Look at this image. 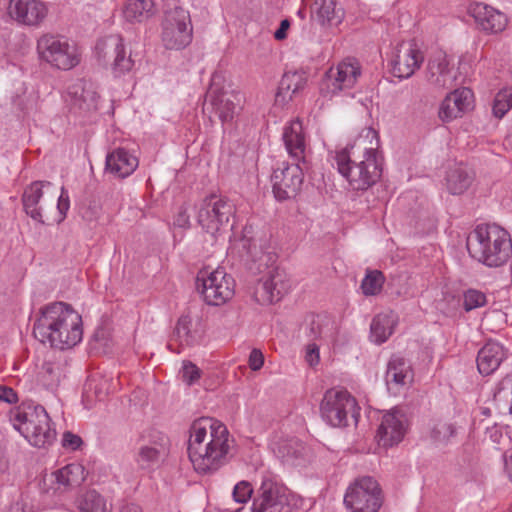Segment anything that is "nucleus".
Here are the masks:
<instances>
[{
    "label": "nucleus",
    "mask_w": 512,
    "mask_h": 512,
    "mask_svg": "<svg viewBox=\"0 0 512 512\" xmlns=\"http://www.w3.org/2000/svg\"><path fill=\"white\" fill-rule=\"evenodd\" d=\"M189 434L188 456L198 474H212L228 462L234 440L226 425L200 418L192 423Z\"/></svg>",
    "instance_id": "obj_1"
},
{
    "label": "nucleus",
    "mask_w": 512,
    "mask_h": 512,
    "mask_svg": "<svg viewBox=\"0 0 512 512\" xmlns=\"http://www.w3.org/2000/svg\"><path fill=\"white\" fill-rule=\"evenodd\" d=\"M378 148V132L373 128H364L352 144L337 152L335 159L338 170L353 189L365 190L380 178Z\"/></svg>",
    "instance_id": "obj_2"
},
{
    "label": "nucleus",
    "mask_w": 512,
    "mask_h": 512,
    "mask_svg": "<svg viewBox=\"0 0 512 512\" xmlns=\"http://www.w3.org/2000/svg\"><path fill=\"white\" fill-rule=\"evenodd\" d=\"M33 335L53 348L70 349L83 338L82 317L70 304L49 303L39 309L33 324Z\"/></svg>",
    "instance_id": "obj_3"
},
{
    "label": "nucleus",
    "mask_w": 512,
    "mask_h": 512,
    "mask_svg": "<svg viewBox=\"0 0 512 512\" xmlns=\"http://www.w3.org/2000/svg\"><path fill=\"white\" fill-rule=\"evenodd\" d=\"M470 256L489 266L498 267L508 261L512 254L509 233L497 225H479L467 239Z\"/></svg>",
    "instance_id": "obj_4"
},
{
    "label": "nucleus",
    "mask_w": 512,
    "mask_h": 512,
    "mask_svg": "<svg viewBox=\"0 0 512 512\" xmlns=\"http://www.w3.org/2000/svg\"><path fill=\"white\" fill-rule=\"evenodd\" d=\"M13 427L32 445L38 448L51 445L56 439V430L46 409L33 403L22 404L9 413Z\"/></svg>",
    "instance_id": "obj_5"
},
{
    "label": "nucleus",
    "mask_w": 512,
    "mask_h": 512,
    "mask_svg": "<svg viewBox=\"0 0 512 512\" xmlns=\"http://www.w3.org/2000/svg\"><path fill=\"white\" fill-rule=\"evenodd\" d=\"M196 291L204 302L211 306H220L232 299L235 293V281L223 268H202L195 279Z\"/></svg>",
    "instance_id": "obj_6"
},
{
    "label": "nucleus",
    "mask_w": 512,
    "mask_h": 512,
    "mask_svg": "<svg viewBox=\"0 0 512 512\" xmlns=\"http://www.w3.org/2000/svg\"><path fill=\"white\" fill-rule=\"evenodd\" d=\"M384 502L379 483L370 476L355 479L347 487L343 504L348 512H378Z\"/></svg>",
    "instance_id": "obj_7"
},
{
    "label": "nucleus",
    "mask_w": 512,
    "mask_h": 512,
    "mask_svg": "<svg viewBox=\"0 0 512 512\" xmlns=\"http://www.w3.org/2000/svg\"><path fill=\"white\" fill-rule=\"evenodd\" d=\"M358 411L356 399L344 389L327 390L320 404L322 418L333 427L346 426L348 418L355 417Z\"/></svg>",
    "instance_id": "obj_8"
},
{
    "label": "nucleus",
    "mask_w": 512,
    "mask_h": 512,
    "mask_svg": "<svg viewBox=\"0 0 512 512\" xmlns=\"http://www.w3.org/2000/svg\"><path fill=\"white\" fill-rule=\"evenodd\" d=\"M37 52L40 60L47 64H80L82 61L81 48L62 35L43 34L37 40Z\"/></svg>",
    "instance_id": "obj_9"
},
{
    "label": "nucleus",
    "mask_w": 512,
    "mask_h": 512,
    "mask_svg": "<svg viewBox=\"0 0 512 512\" xmlns=\"http://www.w3.org/2000/svg\"><path fill=\"white\" fill-rule=\"evenodd\" d=\"M193 27L190 14L181 7L165 13L162 22V42L170 50H180L192 41Z\"/></svg>",
    "instance_id": "obj_10"
},
{
    "label": "nucleus",
    "mask_w": 512,
    "mask_h": 512,
    "mask_svg": "<svg viewBox=\"0 0 512 512\" xmlns=\"http://www.w3.org/2000/svg\"><path fill=\"white\" fill-rule=\"evenodd\" d=\"M234 213V205L225 197L210 195L200 204L197 221L209 234L215 236L224 231Z\"/></svg>",
    "instance_id": "obj_11"
},
{
    "label": "nucleus",
    "mask_w": 512,
    "mask_h": 512,
    "mask_svg": "<svg viewBox=\"0 0 512 512\" xmlns=\"http://www.w3.org/2000/svg\"><path fill=\"white\" fill-rule=\"evenodd\" d=\"M288 489L276 477L265 476L253 499L251 512H288Z\"/></svg>",
    "instance_id": "obj_12"
},
{
    "label": "nucleus",
    "mask_w": 512,
    "mask_h": 512,
    "mask_svg": "<svg viewBox=\"0 0 512 512\" xmlns=\"http://www.w3.org/2000/svg\"><path fill=\"white\" fill-rule=\"evenodd\" d=\"M305 137L302 123L298 120L290 122V175L293 191H299L304 179Z\"/></svg>",
    "instance_id": "obj_13"
},
{
    "label": "nucleus",
    "mask_w": 512,
    "mask_h": 512,
    "mask_svg": "<svg viewBox=\"0 0 512 512\" xmlns=\"http://www.w3.org/2000/svg\"><path fill=\"white\" fill-rule=\"evenodd\" d=\"M45 194L49 196V204L52 205L56 198V190L53 184L48 181H35L26 187L22 196L26 214L41 224H45L43 214L46 202Z\"/></svg>",
    "instance_id": "obj_14"
},
{
    "label": "nucleus",
    "mask_w": 512,
    "mask_h": 512,
    "mask_svg": "<svg viewBox=\"0 0 512 512\" xmlns=\"http://www.w3.org/2000/svg\"><path fill=\"white\" fill-rule=\"evenodd\" d=\"M468 14L474 19L478 28L486 34L503 32L508 24V16L485 3H472L468 7Z\"/></svg>",
    "instance_id": "obj_15"
},
{
    "label": "nucleus",
    "mask_w": 512,
    "mask_h": 512,
    "mask_svg": "<svg viewBox=\"0 0 512 512\" xmlns=\"http://www.w3.org/2000/svg\"><path fill=\"white\" fill-rule=\"evenodd\" d=\"M7 13L19 24L39 26L48 15V7L42 0H10Z\"/></svg>",
    "instance_id": "obj_16"
},
{
    "label": "nucleus",
    "mask_w": 512,
    "mask_h": 512,
    "mask_svg": "<svg viewBox=\"0 0 512 512\" xmlns=\"http://www.w3.org/2000/svg\"><path fill=\"white\" fill-rule=\"evenodd\" d=\"M359 66H330L321 82V93L333 96L339 91L354 85L360 74Z\"/></svg>",
    "instance_id": "obj_17"
},
{
    "label": "nucleus",
    "mask_w": 512,
    "mask_h": 512,
    "mask_svg": "<svg viewBox=\"0 0 512 512\" xmlns=\"http://www.w3.org/2000/svg\"><path fill=\"white\" fill-rule=\"evenodd\" d=\"M405 432L403 414L398 410H391L382 416L376 438L380 446L392 447L403 440Z\"/></svg>",
    "instance_id": "obj_18"
},
{
    "label": "nucleus",
    "mask_w": 512,
    "mask_h": 512,
    "mask_svg": "<svg viewBox=\"0 0 512 512\" xmlns=\"http://www.w3.org/2000/svg\"><path fill=\"white\" fill-rule=\"evenodd\" d=\"M97 60L106 64H121L126 60V51L122 42V38L118 35L109 36L99 40L95 47ZM127 60L130 64L140 62L141 59L137 55L129 53Z\"/></svg>",
    "instance_id": "obj_19"
},
{
    "label": "nucleus",
    "mask_w": 512,
    "mask_h": 512,
    "mask_svg": "<svg viewBox=\"0 0 512 512\" xmlns=\"http://www.w3.org/2000/svg\"><path fill=\"white\" fill-rule=\"evenodd\" d=\"M473 93L468 88L456 89L443 100L439 116L443 121H451L461 117L471 108Z\"/></svg>",
    "instance_id": "obj_20"
},
{
    "label": "nucleus",
    "mask_w": 512,
    "mask_h": 512,
    "mask_svg": "<svg viewBox=\"0 0 512 512\" xmlns=\"http://www.w3.org/2000/svg\"><path fill=\"white\" fill-rule=\"evenodd\" d=\"M507 358L506 348L497 341H487L478 351L476 363L479 373L483 376L493 374Z\"/></svg>",
    "instance_id": "obj_21"
},
{
    "label": "nucleus",
    "mask_w": 512,
    "mask_h": 512,
    "mask_svg": "<svg viewBox=\"0 0 512 512\" xmlns=\"http://www.w3.org/2000/svg\"><path fill=\"white\" fill-rule=\"evenodd\" d=\"M138 165V158L125 148L114 149L106 156L105 169L117 178L130 176Z\"/></svg>",
    "instance_id": "obj_22"
},
{
    "label": "nucleus",
    "mask_w": 512,
    "mask_h": 512,
    "mask_svg": "<svg viewBox=\"0 0 512 512\" xmlns=\"http://www.w3.org/2000/svg\"><path fill=\"white\" fill-rule=\"evenodd\" d=\"M413 370L408 361L399 356H393L387 366L386 384L390 389L399 390L413 381Z\"/></svg>",
    "instance_id": "obj_23"
},
{
    "label": "nucleus",
    "mask_w": 512,
    "mask_h": 512,
    "mask_svg": "<svg viewBox=\"0 0 512 512\" xmlns=\"http://www.w3.org/2000/svg\"><path fill=\"white\" fill-rule=\"evenodd\" d=\"M401 51L404 56L401 60L410 64H422L427 61L428 64H441L446 61V55L441 50H431L428 52L424 46L416 41H410L401 46Z\"/></svg>",
    "instance_id": "obj_24"
},
{
    "label": "nucleus",
    "mask_w": 512,
    "mask_h": 512,
    "mask_svg": "<svg viewBox=\"0 0 512 512\" xmlns=\"http://www.w3.org/2000/svg\"><path fill=\"white\" fill-rule=\"evenodd\" d=\"M398 324V315L393 311L377 314L370 325V338L376 344L386 342Z\"/></svg>",
    "instance_id": "obj_25"
},
{
    "label": "nucleus",
    "mask_w": 512,
    "mask_h": 512,
    "mask_svg": "<svg viewBox=\"0 0 512 512\" xmlns=\"http://www.w3.org/2000/svg\"><path fill=\"white\" fill-rule=\"evenodd\" d=\"M311 14L321 25L329 26L340 24L344 18V11L336 6L335 0H314Z\"/></svg>",
    "instance_id": "obj_26"
},
{
    "label": "nucleus",
    "mask_w": 512,
    "mask_h": 512,
    "mask_svg": "<svg viewBox=\"0 0 512 512\" xmlns=\"http://www.w3.org/2000/svg\"><path fill=\"white\" fill-rule=\"evenodd\" d=\"M472 172L464 165H456L446 172L445 184L447 190L453 195L464 193L473 182Z\"/></svg>",
    "instance_id": "obj_27"
},
{
    "label": "nucleus",
    "mask_w": 512,
    "mask_h": 512,
    "mask_svg": "<svg viewBox=\"0 0 512 512\" xmlns=\"http://www.w3.org/2000/svg\"><path fill=\"white\" fill-rule=\"evenodd\" d=\"M203 110L215 112L222 123L229 122L234 117L235 104L223 94H206Z\"/></svg>",
    "instance_id": "obj_28"
},
{
    "label": "nucleus",
    "mask_w": 512,
    "mask_h": 512,
    "mask_svg": "<svg viewBox=\"0 0 512 512\" xmlns=\"http://www.w3.org/2000/svg\"><path fill=\"white\" fill-rule=\"evenodd\" d=\"M460 67L461 66H429L427 76L435 85L450 87L464 83V80L458 78Z\"/></svg>",
    "instance_id": "obj_29"
},
{
    "label": "nucleus",
    "mask_w": 512,
    "mask_h": 512,
    "mask_svg": "<svg viewBox=\"0 0 512 512\" xmlns=\"http://www.w3.org/2000/svg\"><path fill=\"white\" fill-rule=\"evenodd\" d=\"M64 377V363L57 359L44 361L39 372V381L47 389H55Z\"/></svg>",
    "instance_id": "obj_30"
},
{
    "label": "nucleus",
    "mask_w": 512,
    "mask_h": 512,
    "mask_svg": "<svg viewBox=\"0 0 512 512\" xmlns=\"http://www.w3.org/2000/svg\"><path fill=\"white\" fill-rule=\"evenodd\" d=\"M458 429L454 422L440 419L433 424L429 437L435 446H446L454 441Z\"/></svg>",
    "instance_id": "obj_31"
},
{
    "label": "nucleus",
    "mask_w": 512,
    "mask_h": 512,
    "mask_svg": "<svg viewBox=\"0 0 512 512\" xmlns=\"http://www.w3.org/2000/svg\"><path fill=\"white\" fill-rule=\"evenodd\" d=\"M56 482L64 487H76L86 479V471L82 464L71 463L55 472Z\"/></svg>",
    "instance_id": "obj_32"
},
{
    "label": "nucleus",
    "mask_w": 512,
    "mask_h": 512,
    "mask_svg": "<svg viewBox=\"0 0 512 512\" xmlns=\"http://www.w3.org/2000/svg\"><path fill=\"white\" fill-rule=\"evenodd\" d=\"M152 0H128L123 10L129 22H143L153 15Z\"/></svg>",
    "instance_id": "obj_33"
},
{
    "label": "nucleus",
    "mask_w": 512,
    "mask_h": 512,
    "mask_svg": "<svg viewBox=\"0 0 512 512\" xmlns=\"http://www.w3.org/2000/svg\"><path fill=\"white\" fill-rule=\"evenodd\" d=\"M81 512H111L107 501L95 490H89L78 501Z\"/></svg>",
    "instance_id": "obj_34"
},
{
    "label": "nucleus",
    "mask_w": 512,
    "mask_h": 512,
    "mask_svg": "<svg viewBox=\"0 0 512 512\" xmlns=\"http://www.w3.org/2000/svg\"><path fill=\"white\" fill-rule=\"evenodd\" d=\"M160 449H154L145 444H141L135 455V461L141 468H150L157 464L165 454L159 452Z\"/></svg>",
    "instance_id": "obj_35"
},
{
    "label": "nucleus",
    "mask_w": 512,
    "mask_h": 512,
    "mask_svg": "<svg viewBox=\"0 0 512 512\" xmlns=\"http://www.w3.org/2000/svg\"><path fill=\"white\" fill-rule=\"evenodd\" d=\"M255 294L257 300L262 303H273L279 301L283 296L281 291L276 288V283L273 279L259 283Z\"/></svg>",
    "instance_id": "obj_36"
},
{
    "label": "nucleus",
    "mask_w": 512,
    "mask_h": 512,
    "mask_svg": "<svg viewBox=\"0 0 512 512\" xmlns=\"http://www.w3.org/2000/svg\"><path fill=\"white\" fill-rule=\"evenodd\" d=\"M286 170H288V166H285L283 169L274 170L271 175L272 192L277 201H285L288 198V183L285 177Z\"/></svg>",
    "instance_id": "obj_37"
},
{
    "label": "nucleus",
    "mask_w": 512,
    "mask_h": 512,
    "mask_svg": "<svg viewBox=\"0 0 512 512\" xmlns=\"http://www.w3.org/2000/svg\"><path fill=\"white\" fill-rule=\"evenodd\" d=\"M510 109H512V88L500 90L493 101V114L497 118H502Z\"/></svg>",
    "instance_id": "obj_38"
},
{
    "label": "nucleus",
    "mask_w": 512,
    "mask_h": 512,
    "mask_svg": "<svg viewBox=\"0 0 512 512\" xmlns=\"http://www.w3.org/2000/svg\"><path fill=\"white\" fill-rule=\"evenodd\" d=\"M142 443L154 449H160L159 452L167 455L170 448L168 436L160 431L151 430L147 435L142 436Z\"/></svg>",
    "instance_id": "obj_39"
},
{
    "label": "nucleus",
    "mask_w": 512,
    "mask_h": 512,
    "mask_svg": "<svg viewBox=\"0 0 512 512\" xmlns=\"http://www.w3.org/2000/svg\"><path fill=\"white\" fill-rule=\"evenodd\" d=\"M384 284V275L377 270L370 271L366 274L361 283V289L367 296L378 294Z\"/></svg>",
    "instance_id": "obj_40"
},
{
    "label": "nucleus",
    "mask_w": 512,
    "mask_h": 512,
    "mask_svg": "<svg viewBox=\"0 0 512 512\" xmlns=\"http://www.w3.org/2000/svg\"><path fill=\"white\" fill-rule=\"evenodd\" d=\"M192 319L189 315H182L175 326L174 333L180 340L181 344L191 345L193 342V336L191 334Z\"/></svg>",
    "instance_id": "obj_41"
},
{
    "label": "nucleus",
    "mask_w": 512,
    "mask_h": 512,
    "mask_svg": "<svg viewBox=\"0 0 512 512\" xmlns=\"http://www.w3.org/2000/svg\"><path fill=\"white\" fill-rule=\"evenodd\" d=\"M415 66H388L385 77L388 81L396 83L411 77L415 73Z\"/></svg>",
    "instance_id": "obj_42"
},
{
    "label": "nucleus",
    "mask_w": 512,
    "mask_h": 512,
    "mask_svg": "<svg viewBox=\"0 0 512 512\" xmlns=\"http://www.w3.org/2000/svg\"><path fill=\"white\" fill-rule=\"evenodd\" d=\"M106 397V393L102 389H98L97 385L89 383L85 388L82 396V402L87 409H91L96 401H103Z\"/></svg>",
    "instance_id": "obj_43"
},
{
    "label": "nucleus",
    "mask_w": 512,
    "mask_h": 512,
    "mask_svg": "<svg viewBox=\"0 0 512 512\" xmlns=\"http://www.w3.org/2000/svg\"><path fill=\"white\" fill-rule=\"evenodd\" d=\"M181 373L183 382L188 386L196 384L202 375L201 370L191 361H183Z\"/></svg>",
    "instance_id": "obj_44"
},
{
    "label": "nucleus",
    "mask_w": 512,
    "mask_h": 512,
    "mask_svg": "<svg viewBox=\"0 0 512 512\" xmlns=\"http://www.w3.org/2000/svg\"><path fill=\"white\" fill-rule=\"evenodd\" d=\"M486 304V296L478 290L470 289L464 294V308L470 311Z\"/></svg>",
    "instance_id": "obj_45"
},
{
    "label": "nucleus",
    "mask_w": 512,
    "mask_h": 512,
    "mask_svg": "<svg viewBox=\"0 0 512 512\" xmlns=\"http://www.w3.org/2000/svg\"><path fill=\"white\" fill-rule=\"evenodd\" d=\"M312 454L310 449L303 445L297 444V448L294 450L292 457L290 456V464L295 467H304L311 461Z\"/></svg>",
    "instance_id": "obj_46"
},
{
    "label": "nucleus",
    "mask_w": 512,
    "mask_h": 512,
    "mask_svg": "<svg viewBox=\"0 0 512 512\" xmlns=\"http://www.w3.org/2000/svg\"><path fill=\"white\" fill-rule=\"evenodd\" d=\"M253 494L252 485L247 481L238 482L233 489L232 496L237 503H246L251 499Z\"/></svg>",
    "instance_id": "obj_47"
},
{
    "label": "nucleus",
    "mask_w": 512,
    "mask_h": 512,
    "mask_svg": "<svg viewBox=\"0 0 512 512\" xmlns=\"http://www.w3.org/2000/svg\"><path fill=\"white\" fill-rule=\"evenodd\" d=\"M69 94L74 96L75 104L78 105L80 108L82 107V103H86L88 100L94 101L96 98L95 92L85 91L83 83H77L73 85L69 89Z\"/></svg>",
    "instance_id": "obj_48"
},
{
    "label": "nucleus",
    "mask_w": 512,
    "mask_h": 512,
    "mask_svg": "<svg viewBox=\"0 0 512 512\" xmlns=\"http://www.w3.org/2000/svg\"><path fill=\"white\" fill-rule=\"evenodd\" d=\"M495 397L510 403V413H512V375H507L499 383Z\"/></svg>",
    "instance_id": "obj_49"
},
{
    "label": "nucleus",
    "mask_w": 512,
    "mask_h": 512,
    "mask_svg": "<svg viewBox=\"0 0 512 512\" xmlns=\"http://www.w3.org/2000/svg\"><path fill=\"white\" fill-rule=\"evenodd\" d=\"M61 442H62V446L65 449H68L71 451L78 450L83 444L82 438L70 431H66L63 433Z\"/></svg>",
    "instance_id": "obj_50"
},
{
    "label": "nucleus",
    "mask_w": 512,
    "mask_h": 512,
    "mask_svg": "<svg viewBox=\"0 0 512 512\" xmlns=\"http://www.w3.org/2000/svg\"><path fill=\"white\" fill-rule=\"evenodd\" d=\"M225 77L221 71H215L211 76V82L207 94H223Z\"/></svg>",
    "instance_id": "obj_51"
},
{
    "label": "nucleus",
    "mask_w": 512,
    "mask_h": 512,
    "mask_svg": "<svg viewBox=\"0 0 512 512\" xmlns=\"http://www.w3.org/2000/svg\"><path fill=\"white\" fill-rule=\"evenodd\" d=\"M70 208V199L68 191L62 187L59 196L57 197V210L60 214V221H62Z\"/></svg>",
    "instance_id": "obj_52"
},
{
    "label": "nucleus",
    "mask_w": 512,
    "mask_h": 512,
    "mask_svg": "<svg viewBox=\"0 0 512 512\" xmlns=\"http://www.w3.org/2000/svg\"><path fill=\"white\" fill-rule=\"evenodd\" d=\"M305 361L310 367H315L320 362L319 347L315 343H310L305 348Z\"/></svg>",
    "instance_id": "obj_53"
},
{
    "label": "nucleus",
    "mask_w": 512,
    "mask_h": 512,
    "mask_svg": "<svg viewBox=\"0 0 512 512\" xmlns=\"http://www.w3.org/2000/svg\"><path fill=\"white\" fill-rule=\"evenodd\" d=\"M248 364L251 370L257 371L264 364L263 353L259 349H252L249 355Z\"/></svg>",
    "instance_id": "obj_54"
},
{
    "label": "nucleus",
    "mask_w": 512,
    "mask_h": 512,
    "mask_svg": "<svg viewBox=\"0 0 512 512\" xmlns=\"http://www.w3.org/2000/svg\"><path fill=\"white\" fill-rule=\"evenodd\" d=\"M174 226L179 228H188L190 226V217L187 208L181 206L174 217Z\"/></svg>",
    "instance_id": "obj_55"
},
{
    "label": "nucleus",
    "mask_w": 512,
    "mask_h": 512,
    "mask_svg": "<svg viewBox=\"0 0 512 512\" xmlns=\"http://www.w3.org/2000/svg\"><path fill=\"white\" fill-rule=\"evenodd\" d=\"M0 401L13 404L18 401L17 393L10 387L0 386Z\"/></svg>",
    "instance_id": "obj_56"
},
{
    "label": "nucleus",
    "mask_w": 512,
    "mask_h": 512,
    "mask_svg": "<svg viewBox=\"0 0 512 512\" xmlns=\"http://www.w3.org/2000/svg\"><path fill=\"white\" fill-rule=\"evenodd\" d=\"M10 512H33V510L24 499H20L11 505Z\"/></svg>",
    "instance_id": "obj_57"
},
{
    "label": "nucleus",
    "mask_w": 512,
    "mask_h": 512,
    "mask_svg": "<svg viewBox=\"0 0 512 512\" xmlns=\"http://www.w3.org/2000/svg\"><path fill=\"white\" fill-rule=\"evenodd\" d=\"M288 32V18L281 21L280 27L275 31L274 37L276 40H283L286 38Z\"/></svg>",
    "instance_id": "obj_58"
},
{
    "label": "nucleus",
    "mask_w": 512,
    "mask_h": 512,
    "mask_svg": "<svg viewBox=\"0 0 512 512\" xmlns=\"http://www.w3.org/2000/svg\"><path fill=\"white\" fill-rule=\"evenodd\" d=\"M304 505V499L301 498L299 495L293 494L290 492V508H302Z\"/></svg>",
    "instance_id": "obj_59"
},
{
    "label": "nucleus",
    "mask_w": 512,
    "mask_h": 512,
    "mask_svg": "<svg viewBox=\"0 0 512 512\" xmlns=\"http://www.w3.org/2000/svg\"><path fill=\"white\" fill-rule=\"evenodd\" d=\"M119 512H142V509L135 503H127L120 508Z\"/></svg>",
    "instance_id": "obj_60"
},
{
    "label": "nucleus",
    "mask_w": 512,
    "mask_h": 512,
    "mask_svg": "<svg viewBox=\"0 0 512 512\" xmlns=\"http://www.w3.org/2000/svg\"><path fill=\"white\" fill-rule=\"evenodd\" d=\"M275 105L276 106H284L285 105V96L282 93V88H279L275 95Z\"/></svg>",
    "instance_id": "obj_61"
},
{
    "label": "nucleus",
    "mask_w": 512,
    "mask_h": 512,
    "mask_svg": "<svg viewBox=\"0 0 512 512\" xmlns=\"http://www.w3.org/2000/svg\"><path fill=\"white\" fill-rule=\"evenodd\" d=\"M505 467L510 476H512V452L505 455Z\"/></svg>",
    "instance_id": "obj_62"
},
{
    "label": "nucleus",
    "mask_w": 512,
    "mask_h": 512,
    "mask_svg": "<svg viewBox=\"0 0 512 512\" xmlns=\"http://www.w3.org/2000/svg\"><path fill=\"white\" fill-rule=\"evenodd\" d=\"M282 141L285 149L288 151V126L285 125L282 131Z\"/></svg>",
    "instance_id": "obj_63"
},
{
    "label": "nucleus",
    "mask_w": 512,
    "mask_h": 512,
    "mask_svg": "<svg viewBox=\"0 0 512 512\" xmlns=\"http://www.w3.org/2000/svg\"><path fill=\"white\" fill-rule=\"evenodd\" d=\"M315 324H316V325H319V324H320V317H319V316H317V317H316V319H315V318H313V320H312V325H315Z\"/></svg>",
    "instance_id": "obj_64"
}]
</instances>
